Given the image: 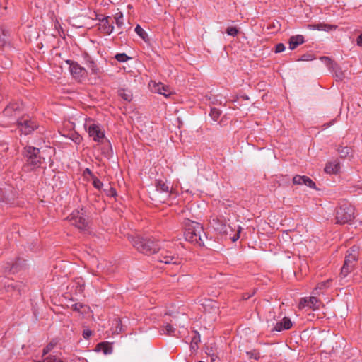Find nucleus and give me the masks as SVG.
Segmentation results:
<instances>
[{
    "label": "nucleus",
    "mask_w": 362,
    "mask_h": 362,
    "mask_svg": "<svg viewBox=\"0 0 362 362\" xmlns=\"http://www.w3.org/2000/svg\"><path fill=\"white\" fill-rule=\"evenodd\" d=\"M332 280L331 279H327V281H322V282H320L317 284V286H316L315 288V290H322V289H325V288H327L329 287L330 286V283H331Z\"/></svg>",
    "instance_id": "31"
},
{
    "label": "nucleus",
    "mask_w": 362,
    "mask_h": 362,
    "mask_svg": "<svg viewBox=\"0 0 362 362\" xmlns=\"http://www.w3.org/2000/svg\"><path fill=\"white\" fill-rule=\"evenodd\" d=\"M16 267H17L16 263L12 264V267H6V269L15 272L16 270Z\"/></svg>",
    "instance_id": "49"
},
{
    "label": "nucleus",
    "mask_w": 362,
    "mask_h": 362,
    "mask_svg": "<svg viewBox=\"0 0 362 362\" xmlns=\"http://www.w3.org/2000/svg\"><path fill=\"white\" fill-rule=\"evenodd\" d=\"M357 44L359 46H362V33L358 36L357 39Z\"/></svg>",
    "instance_id": "50"
},
{
    "label": "nucleus",
    "mask_w": 362,
    "mask_h": 362,
    "mask_svg": "<svg viewBox=\"0 0 362 362\" xmlns=\"http://www.w3.org/2000/svg\"><path fill=\"white\" fill-rule=\"evenodd\" d=\"M85 127L94 141L101 142L105 138V132L102 127L98 124L92 122L91 119H86Z\"/></svg>",
    "instance_id": "7"
},
{
    "label": "nucleus",
    "mask_w": 362,
    "mask_h": 362,
    "mask_svg": "<svg viewBox=\"0 0 362 362\" xmlns=\"http://www.w3.org/2000/svg\"><path fill=\"white\" fill-rule=\"evenodd\" d=\"M114 322H115V324L116 325V328H115V330L114 331L115 333H117V334H119V332H122V324H121V320L119 318H117V319H115L114 320Z\"/></svg>",
    "instance_id": "37"
},
{
    "label": "nucleus",
    "mask_w": 362,
    "mask_h": 362,
    "mask_svg": "<svg viewBox=\"0 0 362 362\" xmlns=\"http://www.w3.org/2000/svg\"><path fill=\"white\" fill-rule=\"evenodd\" d=\"M16 122L20 131L24 134L31 133L37 127L36 122L28 117H23L17 119Z\"/></svg>",
    "instance_id": "9"
},
{
    "label": "nucleus",
    "mask_w": 362,
    "mask_h": 362,
    "mask_svg": "<svg viewBox=\"0 0 362 362\" xmlns=\"http://www.w3.org/2000/svg\"><path fill=\"white\" fill-rule=\"evenodd\" d=\"M305 307H309V298H303L299 302V309H303Z\"/></svg>",
    "instance_id": "35"
},
{
    "label": "nucleus",
    "mask_w": 362,
    "mask_h": 362,
    "mask_svg": "<svg viewBox=\"0 0 362 362\" xmlns=\"http://www.w3.org/2000/svg\"><path fill=\"white\" fill-rule=\"evenodd\" d=\"M46 361L47 362H64L59 358L57 357L54 355H52V354L46 356Z\"/></svg>",
    "instance_id": "38"
},
{
    "label": "nucleus",
    "mask_w": 362,
    "mask_h": 362,
    "mask_svg": "<svg viewBox=\"0 0 362 362\" xmlns=\"http://www.w3.org/2000/svg\"><path fill=\"white\" fill-rule=\"evenodd\" d=\"M354 265L344 262L341 269L340 277L341 279L346 278L354 270Z\"/></svg>",
    "instance_id": "19"
},
{
    "label": "nucleus",
    "mask_w": 362,
    "mask_h": 362,
    "mask_svg": "<svg viewBox=\"0 0 362 362\" xmlns=\"http://www.w3.org/2000/svg\"><path fill=\"white\" fill-rule=\"evenodd\" d=\"M304 42V37L303 35H298L291 37L289 40V49L293 50L296 49L298 45Z\"/></svg>",
    "instance_id": "17"
},
{
    "label": "nucleus",
    "mask_w": 362,
    "mask_h": 362,
    "mask_svg": "<svg viewBox=\"0 0 362 362\" xmlns=\"http://www.w3.org/2000/svg\"><path fill=\"white\" fill-rule=\"evenodd\" d=\"M98 28L103 33L110 35L114 30L113 21H111V18L106 16L99 19Z\"/></svg>",
    "instance_id": "11"
},
{
    "label": "nucleus",
    "mask_w": 362,
    "mask_h": 362,
    "mask_svg": "<svg viewBox=\"0 0 362 362\" xmlns=\"http://www.w3.org/2000/svg\"><path fill=\"white\" fill-rule=\"evenodd\" d=\"M115 23L118 27H122L123 25V14L121 12L117 13L115 16Z\"/></svg>",
    "instance_id": "33"
},
{
    "label": "nucleus",
    "mask_w": 362,
    "mask_h": 362,
    "mask_svg": "<svg viewBox=\"0 0 362 362\" xmlns=\"http://www.w3.org/2000/svg\"><path fill=\"white\" fill-rule=\"evenodd\" d=\"M66 62L69 64L70 72L74 78L81 81L86 76L87 71L77 62L69 60Z\"/></svg>",
    "instance_id": "10"
},
{
    "label": "nucleus",
    "mask_w": 362,
    "mask_h": 362,
    "mask_svg": "<svg viewBox=\"0 0 362 362\" xmlns=\"http://www.w3.org/2000/svg\"><path fill=\"white\" fill-rule=\"evenodd\" d=\"M86 171L87 172V173L91 174V172H90V170L88 168H86Z\"/></svg>",
    "instance_id": "54"
},
{
    "label": "nucleus",
    "mask_w": 362,
    "mask_h": 362,
    "mask_svg": "<svg viewBox=\"0 0 362 362\" xmlns=\"http://www.w3.org/2000/svg\"><path fill=\"white\" fill-rule=\"evenodd\" d=\"M151 88L153 92L161 94L166 98L172 94V90L170 88L162 83L154 82L151 86Z\"/></svg>",
    "instance_id": "13"
},
{
    "label": "nucleus",
    "mask_w": 362,
    "mask_h": 362,
    "mask_svg": "<svg viewBox=\"0 0 362 362\" xmlns=\"http://www.w3.org/2000/svg\"><path fill=\"white\" fill-rule=\"evenodd\" d=\"M281 238L284 241H291V238L289 235V231H286L281 235Z\"/></svg>",
    "instance_id": "43"
},
{
    "label": "nucleus",
    "mask_w": 362,
    "mask_h": 362,
    "mask_svg": "<svg viewBox=\"0 0 362 362\" xmlns=\"http://www.w3.org/2000/svg\"><path fill=\"white\" fill-rule=\"evenodd\" d=\"M17 286H18V285H17V284H11L8 285V286L6 287V291H10V289H16Z\"/></svg>",
    "instance_id": "48"
},
{
    "label": "nucleus",
    "mask_w": 362,
    "mask_h": 362,
    "mask_svg": "<svg viewBox=\"0 0 362 362\" xmlns=\"http://www.w3.org/2000/svg\"><path fill=\"white\" fill-rule=\"evenodd\" d=\"M165 333L168 335H174L175 334V329L170 324H167L165 326Z\"/></svg>",
    "instance_id": "39"
},
{
    "label": "nucleus",
    "mask_w": 362,
    "mask_h": 362,
    "mask_svg": "<svg viewBox=\"0 0 362 362\" xmlns=\"http://www.w3.org/2000/svg\"><path fill=\"white\" fill-rule=\"evenodd\" d=\"M293 182L295 185H305L312 189H315V183L308 177L302 175H296L293 178Z\"/></svg>",
    "instance_id": "12"
},
{
    "label": "nucleus",
    "mask_w": 362,
    "mask_h": 362,
    "mask_svg": "<svg viewBox=\"0 0 362 362\" xmlns=\"http://www.w3.org/2000/svg\"><path fill=\"white\" fill-rule=\"evenodd\" d=\"M321 61L326 63L327 65L332 64V60L327 57H322L320 58Z\"/></svg>",
    "instance_id": "47"
},
{
    "label": "nucleus",
    "mask_w": 362,
    "mask_h": 362,
    "mask_svg": "<svg viewBox=\"0 0 362 362\" xmlns=\"http://www.w3.org/2000/svg\"><path fill=\"white\" fill-rule=\"evenodd\" d=\"M203 306L204 311L206 313H214L215 314L218 313V307L216 303L210 300H206L205 302L202 304Z\"/></svg>",
    "instance_id": "18"
},
{
    "label": "nucleus",
    "mask_w": 362,
    "mask_h": 362,
    "mask_svg": "<svg viewBox=\"0 0 362 362\" xmlns=\"http://www.w3.org/2000/svg\"><path fill=\"white\" fill-rule=\"evenodd\" d=\"M354 208L349 203H343L336 211L337 223L345 224L350 222L354 218Z\"/></svg>",
    "instance_id": "4"
},
{
    "label": "nucleus",
    "mask_w": 362,
    "mask_h": 362,
    "mask_svg": "<svg viewBox=\"0 0 362 362\" xmlns=\"http://www.w3.org/2000/svg\"><path fill=\"white\" fill-rule=\"evenodd\" d=\"M183 225L185 240L198 246H203L204 244L203 238L205 234L202 226L199 223L189 219H185Z\"/></svg>",
    "instance_id": "1"
},
{
    "label": "nucleus",
    "mask_w": 362,
    "mask_h": 362,
    "mask_svg": "<svg viewBox=\"0 0 362 362\" xmlns=\"http://www.w3.org/2000/svg\"><path fill=\"white\" fill-rule=\"evenodd\" d=\"M315 28L317 30L329 31L334 29L335 26L325 23H318L315 25Z\"/></svg>",
    "instance_id": "24"
},
{
    "label": "nucleus",
    "mask_w": 362,
    "mask_h": 362,
    "mask_svg": "<svg viewBox=\"0 0 362 362\" xmlns=\"http://www.w3.org/2000/svg\"><path fill=\"white\" fill-rule=\"evenodd\" d=\"M339 153L341 156H346L349 153V148L347 146L342 147L341 149H339Z\"/></svg>",
    "instance_id": "41"
},
{
    "label": "nucleus",
    "mask_w": 362,
    "mask_h": 362,
    "mask_svg": "<svg viewBox=\"0 0 362 362\" xmlns=\"http://www.w3.org/2000/svg\"><path fill=\"white\" fill-rule=\"evenodd\" d=\"M221 114V111L216 107H211L209 115L214 121H217Z\"/></svg>",
    "instance_id": "28"
},
{
    "label": "nucleus",
    "mask_w": 362,
    "mask_h": 362,
    "mask_svg": "<svg viewBox=\"0 0 362 362\" xmlns=\"http://www.w3.org/2000/svg\"><path fill=\"white\" fill-rule=\"evenodd\" d=\"M93 185L94 187H95L98 189H100L103 187L102 182L97 177L93 178Z\"/></svg>",
    "instance_id": "40"
},
{
    "label": "nucleus",
    "mask_w": 362,
    "mask_h": 362,
    "mask_svg": "<svg viewBox=\"0 0 362 362\" xmlns=\"http://www.w3.org/2000/svg\"><path fill=\"white\" fill-rule=\"evenodd\" d=\"M337 77L338 78L339 80H342V76H341L337 75Z\"/></svg>",
    "instance_id": "55"
},
{
    "label": "nucleus",
    "mask_w": 362,
    "mask_h": 362,
    "mask_svg": "<svg viewBox=\"0 0 362 362\" xmlns=\"http://www.w3.org/2000/svg\"><path fill=\"white\" fill-rule=\"evenodd\" d=\"M68 218L71 224L74 225L79 230H86L88 228L86 212L83 209L74 210Z\"/></svg>",
    "instance_id": "6"
},
{
    "label": "nucleus",
    "mask_w": 362,
    "mask_h": 362,
    "mask_svg": "<svg viewBox=\"0 0 362 362\" xmlns=\"http://www.w3.org/2000/svg\"><path fill=\"white\" fill-rule=\"evenodd\" d=\"M119 95L126 101H131L132 99V94L131 92L124 89L119 90Z\"/></svg>",
    "instance_id": "25"
},
{
    "label": "nucleus",
    "mask_w": 362,
    "mask_h": 362,
    "mask_svg": "<svg viewBox=\"0 0 362 362\" xmlns=\"http://www.w3.org/2000/svg\"><path fill=\"white\" fill-rule=\"evenodd\" d=\"M132 243L133 246L141 253L150 255L158 252L159 242H155L151 238H144L141 237L132 238Z\"/></svg>",
    "instance_id": "3"
},
{
    "label": "nucleus",
    "mask_w": 362,
    "mask_h": 362,
    "mask_svg": "<svg viewBox=\"0 0 362 362\" xmlns=\"http://www.w3.org/2000/svg\"><path fill=\"white\" fill-rule=\"evenodd\" d=\"M301 59L303 60V61H308V60H310V59L309 58L308 56L303 55V56H302V59Z\"/></svg>",
    "instance_id": "52"
},
{
    "label": "nucleus",
    "mask_w": 362,
    "mask_h": 362,
    "mask_svg": "<svg viewBox=\"0 0 362 362\" xmlns=\"http://www.w3.org/2000/svg\"><path fill=\"white\" fill-rule=\"evenodd\" d=\"M246 355L249 358L259 360L260 358V354L257 350H252L246 352Z\"/></svg>",
    "instance_id": "30"
},
{
    "label": "nucleus",
    "mask_w": 362,
    "mask_h": 362,
    "mask_svg": "<svg viewBox=\"0 0 362 362\" xmlns=\"http://www.w3.org/2000/svg\"><path fill=\"white\" fill-rule=\"evenodd\" d=\"M240 230H241V227H240V226H238V232H237V233H235V235L231 238V239H232V241H233V242H235V241H236L237 240H238V239H239V238H240V235H239V234H240Z\"/></svg>",
    "instance_id": "45"
},
{
    "label": "nucleus",
    "mask_w": 362,
    "mask_h": 362,
    "mask_svg": "<svg viewBox=\"0 0 362 362\" xmlns=\"http://www.w3.org/2000/svg\"><path fill=\"white\" fill-rule=\"evenodd\" d=\"M116 194V191L115 189L113 188H110V192L108 193V195L110 196H115Z\"/></svg>",
    "instance_id": "51"
},
{
    "label": "nucleus",
    "mask_w": 362,
    "mask_h": 362,
    "mask_svg": "<svg viewBox=\"0 0 362 362\" xmlns=\"http://www.w3.org/2000/svg\"><path fill=\"white\" fill-rule=\"evenodd\" d=\"M200 341V336L198 334H195V335L192 337L191 341V348L192 349H197V344Z\"/></svg>",
    "instance_id": "32"
},
{
    "label": "nucleus",
    "mask_w": 362,
    "mask_h": 362,
    "mask_svg": "<svg viewBox=\"0 0 362 362\" xmlns=\"http://www.w3.org/2000/svg\"><path fill=\"white\" fill-rule=\"evenodd\" d=\"M135 32L136 33L141 37L144 40H146L148 38V34L139 25H137L135 28Z\"/></svg>",
    "instance_id": "26"
},
{
    "label": "nucleus",
    "mask_w": 362,
    "mask_h": 362,
    "mask_svg": "<svg viewBox=\"0 0 362 362\" xmlns=\"http://www.w3.org/2000/svg\"><path fill=\"white\" fill-rule=\"evenodd\" d=\"M321 305V303L319 301V300L315 297H309V308L313 309V310H318L320 308V306Z\"/></svg>",
    "instance_id": "23"
},
{
    "label": "nucleus",
    "mask_w": 362,
    "mask_h": 362,
    "mask_svg": "<svg viewBox=\"0 0 362 362\" xmlns=\"http://www.w3.org/2000/svg\"><path fill=\"white\" fill-rule=\"evenodd\" d=\"M72 309L76 312H78L81 314H86L88 313L90 308L81 303H76L72 305Z\"/></svg>",
    "instance_id": "21"
},
{
    "label": "nucleus",
    "mask_w": 362,
    "mask_h": 362,
    "mask_svg": "<svg viewBox=\"0 0 362 362\" xmlns=\"http://www.w3.org/2000/svg\"><path fill=\"white\" fill-rule=\"evenodd\" d=\"M226 33L230 36L235 37L238 35V30L236 27H228L226 29Z\"/></svg>",
    "instance_id": "36"
},
{
    "label": "nucleus",
    "mask_w": 362,
    "mask_h": 362,
    "mask_svg": "<svg viewBox=\"0 0 362 362\" xmlns=\"http://www.w3.org/2000/svg\"><path fill=\"white\" fill-rule=\"evenodd\" d=\"M98 346L104 347V349H103L104 354H110L111 352L109 350V347L106 344H105L104 343L99 344Z\"/></svg>",
    "instance_id": "46"
},
{
    "label": "nucleus",
    "mask_w": 362,
    "mask_h": 362,
    "mask_svg": "<svg viewBox=\"0 0 362 362\" xmlns=\"http://www.w3.org/2000/svg\"><path fill=\"white\" fill-rule=\"evenodd\" d=\"M24 156L26 158L28 165L33 169L39 168L43 157L40 154V149L33 146H27L24 150Z\"/></svg>",
    "instance_id": "5"
},
{
    "label": "nucleus",
    "mask_w": 362,
    "mask_h": 362,
    "mask_svg": "<svg viewBox=\"0 0 362 362\" xmlns=\"http://www.w3.org/2000/svg\"><path fill=\"white\" fill-rule=\"evenodd\" d=\"M285 49V46L284 44L282 43H279V44H277L276 45V49H275V52L276 53H280V52H282L283 51H284Z\"/></svg>",
    "instance_id": "42"
},
{
    "label": "nucleus",
    "mask_w": 362,
    "mask_h": 362,
    "mask_svg": "<svg viewBox=\"0 0 362 362\" xmlns=\"http://www.w3.org/2000/svg\"><path fill=\"white\" fill-rule=\"evenodd\" d=\"M36 362H47L46 361V356L42 357V360L37 361Z\"/></svg>",
    "instance_id": "53"
},
{
    "label": "nucleus",
    "mask_w": 362,
    "mask_h": 362,
    "mask_svg": "<svg viewBox=\"0 0 362 362\" xmlns=\"http://www.w3.org/2000/svg\"><path fill=\"white\" fill-rule=\"evenodd\" d=\"M92 334V332L90 329H84L83 332V337L84 339H88Z\"/></svg>",
    "instance_id": "44"
},
{
    "label": "nucleus",
    "mask_w": 362,
    "mask_h": 362,
    "mask_svg": "<svg viewBox=\"0 0 362 362\" xmlns=\"http://www.w3.org/2000/svg\"><path fill=\"white\" fill-rule=\"evenodd\" d=\"M56 344L54 342H50L42 350V357L47 356L48 354L55 346Z\"/></svg>",
    "instance_id": "29"
},
{
    "label": "nucleus",
    "mask_w": 362,
    "mask_h": 362,
    "mask_svg": "<svg viewBox=\"0 0 362 362\" xmlns=\"http://www.w3.org/2000/svg\"><path fill=\"white\" fill-rule=\"evenodd\" d=\"M23 110L21 103H13L8 105L4 110V115L8 119V122H12L21 113Z\"/></svg>",
    "instance_id": "8"
},
{
    "label": "nucleus",
    "mask_w": 362,
    "mask_h": 362,
    "mask_svg": "<svg viewBox=\"0 0 362 362\" xmlns=\"http://www.w3.org/2000/svg\"><path fill=\"white\" fill-rule=\"evenodd\" d=\"M86 66L88 69L90 70V74L93 75H98L100 73V69L96 64L90 58L87 59Z\"/></svg>",
    "instance_id": "20"
},
{
    "label": "nucleus",
    "mask_w": 362,
    "mask_h": 362,
    "mask_svg": "<svg viewBox=\"0 0 362 362\" xmlns=\"http://www.w3.org/2000/svg\"><path fill=\"white\" fill-rule=\"evenodd\" d=\"M115 59L119 62H125L129 57L125 53H119L115 55Z\"/></svg>",
    "instance_id": "34"
},
{
    "label": "nucleus",
    "mask_w": 362,
    "mask_h": 362,
    "mask_svg": "<svg viewBox=\"0 0 362 362\" xmlns=\"http://www.w3.org/2000/svg\"><path fill=\"white\" fill-rule=\"evenodd\" d=\"M293 322L291 319L289 317H284L281 321L276 323L272 331L281 332L283 330H287L291 328Z\"/></svg>",
    "instance_id": "14"
},
{
    "label": "nucleus",
    "mask_w": 362,
    "mask_h": 362,
    "mask_svg": "<svg viewBox=\"0 0 362 362\" xmlns=\"http://www.w3.org/2000/svg\"><path fill=\"white\" fill-rule=\"evenodd\" d=\"M8 31L5 29L0 28V46H4L7 42Z\"/></svg>",
    "instance_id": "27"
},
{
    "label": "nucleus",
    "mask_w": 362,
    "mask_h": 362,
    "mask_svg": "<svg viewBox=\"0 0 362 362\" xmlns=\"http://www.w3.org/2000/svg\"><path fill=\"white\" fill-rule=\"evenodd\" d=\"M347 255L345 257L344 262L351 264L355 266V262L358 259V247L353 246L348 251Z\"/></svg>",
    "instance_id": "15"
},
{
    "label": "nucleus",
    "mask_w": 362,
    "mask_h": 362,
    "mask_svg": "<svg viewBox=\"0 0 362 362\" xmlns=\"http://www.w3.org/2000/svg\"><path fill=\"white\" fill-rule=\"evenodd\" d=\"M175 243L174 242L166 241L162 243H159L158 260L166 264H180V259L175 252Z\"/></svg>",
    "instance_id": "2"
},
{
    "label": "nucleus",
    "mask_w": 362,
    "mask_h": 362,
    "mask_svg": "<svg viewBox=\"0 0 362 362\" xmlns=\"http://www.w3.org/2000/svg\"><path fill=\"white\" fill-rule=\"evenodd\" d=\"M156 187L157 191L160 192H165V193L168 194L170 190V185L168 184H166V183L162 182L161 180H159L157 182Z\"/></svg>",
    "instance_id": "22"
},
{
    "label": "nucleus",
    "mask_w": 362,
    "mask_h": 362,
    "mask_svg": "<svg viewBox=\"0 0 362 362\" xmlns=\"http://www.w3.org/2000/svg\"><path fill=\"white\" fill-rule=\"evenodd\" d=\"M340 168L339 161L336 159L327 163L325 171L329 174H336L339 171Z\"/></svg>",
    "instance_id": "16"
}]
</instances>
